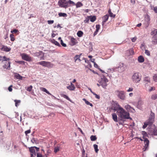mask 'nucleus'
I'll return each instance as SVG.
<instances>
[{
	"label": "nucleus",
	"instance_id": "obj_23",
	"mask_svg": "<svg viewBox=\"0 0 157 157\" xmlns=\"http://www.w3.org/2000/svg\"><path fill=\"white\" fill-rule=\"evenodd\" d=\"M138 61L140 63H142L144 61V59L142 56H140L138 58Z\"/></svg>",
	"mask_w": 157,
	"mask_h": 157
},
{
	"label": "nucleus",
	"instance_id": "obj_4",
	"mask_svg": "<svg viewBox=\"0 0 157 157\" xmlns=\"http://www.w3.org/2000/svg\"><path fill=\"white\" fill-rule=\"evenodd\" d=\"M37 64L40 65L44 67H47L48 68L52 67L53 66V64L49 62L45 61H42L38 62Z\"/></svg>",
	"mask_w": 157,
	"mask_h": 157
},
{
	"label": "nucleus",
	"instance_id": "obj_3",
	"mask_svg": "<svg viewBox=\"0 0 157 157\" xmlns=\"http://www.w3.org/2000/svg\"><path fill=\"white\" fill-rule=\"evenodd\" d=\"M141 76L139 75V73L136 72L134 73L132 76V79L134 83H139L141 79Z\"/></svg>",
	"mask_w": 157,
	"mask_h": 157
},
{
	"label": "nucleus",
	"instance_id": "obj_36",
	"mask_svg": "<svg viewBox=\"0 0 157 157\" xmlns=\"http://www.w3.org/2000/svg\"><path fill=\"white\" fill-rule=\"evenodd\" d=\"M142 134L143 135V139L147 138L146 137L147 136V134L145 131H143Z\"/></svg>",
	"mask_w": 157,
	"mask_h": 157
},
{
	"label": "nucleus",
	"instance_id": "obj_25",
	"mask_svg": "<svg viewBox=\"0 0 157 157\" xmlns=\"http://www.w3.org/2000/svg\"><path fill=\"white\" fill-rule=\"evenodd\" d=\"M88 17L90 19V21L92 22H94L96 19V17L95 16H89Z\"/></svg>",
	"mask_w": 157,
	"mask_h": 157
},
{
	"label": "nucleus",
	"instance_id": "obj_20",
	"mask_svg": "<svg viewBox=\"0 0 157 157\" xmlns=\"http://www.w3.org/2000/svg\"><path fill=\"white\" fill-rule=\"evenodd\" d=\"M50 41L52 43L55 44L56 45L59 47L60 46V44L57 41H56L54 39H51L50 40Z\"/></svg>",
	"mask_w": 157,
	"mask_h": 157
},
{
	"label": "nucleus",
	"instance_id": "obj_28",
	"mask_svg": "<svg viewBox=\"0 0 157 157\" xmlns=\"http://www.w3.org/2000/svg\"><path fill=\"white\" fill-rule=\"evenodd\" d=\"M41 90H42V91L46 92L47 94H48L50 95H52V94L51 93H50L45 88H43V87H42L41 88Z\"/></svg>",
	"mask_w": 157,
	"mask_h": 157
},
{
	"label": "nucleus",
	"instance_id": "obj_63",
	"mask_svg": "<svg viewBox=\"0 0 157 157\" xmlns=\"http://www.w3.org/2000/svg\"><path fill=\"white\" fill-rule=\"evenodd\" d=\"M89 20V18H86L84 21V22L85 23H88Z\"/></svg>",
	"mask_w": 157,
	"mask_h": 157
},
{
	"label": "nucleus",
	"instance_id": "obj_14",
	"mask_svg": "<svg viewBox=\"0 0 157 157\" xmlns=\"http://www.w3.org/2000/svg\"><path fill=\"white\" fill-rule=\"evenodd\" d=\"M154 121L153 117H150L149 119L146 122L149 126L151 125Z\"/></svg>",
	"mask_w": 157,
	"mask_h": 157
},
{
	"label": "nucleus",
	"instance_id": "obj_6",
	"mask_svg": "<svg viewBox=\"0 0 157 157\" xmlns=\"http://www.w3.org/2000/svg\"><path fill=\"white\" fill-rule=\"evenodd\" d=\"M58 5L61 7L65 8H66L68 6L66 0H59Z\"/></svg>",
	"mask_w": 157,
	"mask_h": 157
},
{
	"label": "nucleus",
	"instance_id": "obj_55",
	"mask_svg": "<svg viewBox=\"0 0 157 157\" xmlns=\"http://www.w3.org/2000/svg\"><path fill=\"white\" fill-rule=\"evenodd\" d=\"M147 125H149L146 122L144 123V125H143V128H145Z\"/></svg>",
	"mask_w": 157,
	"mask_h": 157
},
{
	"label": "nucleus",
	"instance_id": "obj_9",
	"mask_svg": "<svg viewBox=\"0 0 157 157\" xmlns=\"http://www.w3.org/2000/svg\"><path fill=\"white\" fill-rule=\"evenodd\" d=\"M21 56L22 59L25 61L29 62L32 60V58L26 54H21Z\"/></svg>",
	"mask_w": 157,
	"mask_h": 157
},
{
	"label": "nucleus",
	"instance_id": "obj_50",
	"mask_svg": "<svg viewBox=\"0 0 157 157\" xmlns=\"http://www.w3.org/2000/svg\"><path fill=\"white\" fill-rule=\"evenodd\" d=\"M145 50V53L148 56H150V52L148 50Z\"/></svg>",
	"mask_w": 157,
	"mask_h": 157
},
{
	"label": "nucleus",
	"instance_id": "obj_35",
	"mask_svg": "<svg viewBox=\"0 0 157 157\" xmlns=\"http://www.w3.org/2000/svg\"><path fill=\"white\" fill-rule=\"evenodd\" d=\"M14 101L15 102V105L16 107L18 106L19 105V104L21 102L20 100H15Z\"/></svg>",
	"mask_w": 157,
	"mask_h": 157
},
{
	"label": "nucleus",
	"instance_id": "obj_45",
	"mask_svg": "<svg viewBox=\"0 0 157 157\" xmlns=\"http://www.w3.org/2000/svg\"><path fill=\"white\" fill-rule=\"evenodd\" d=\"M125 108L128 111L130 109L131 106L129 105H125L124 106Z\"/></svg>",
	"mask_w": 157,
	"mask_h": 157
},
{
	"label": "nucleus",
	"instance_id": "obj_27",
	"mask_svg": "<svg viewBox=\"0 0 157 157\" xmlns=\"http://www.w3.org/2000/svg\"><path fill=\"white\" fill-rule=\"evenodd\" d=\"M75 5L77 8L83 6L82 4L80 2H77L76 4H75Z\"/></svg>",
	"mask_w": 157,
	"mask_h": 157
},
{
	"label": "nucleus",
	"instance_id": "obj_48",
	"mask_svg": "<svg viewBox=\"0 0 157 157\" xmlns=\"http://www.w3.org/2000/svg\"><path fill=\"white\" fill-rule=\"evenodd\" d=\"M60 43L61 45L64 47H66L67 46L66 44L63 43V41L62 40H60Z\"/></svg>",
	"mask_w": 157,
	"mask_h": 157
},
{
	"label": "nucleus",
	"instance_id": "obj_40",
	"mask_svg": "<svg viewBox=\"0 0 157 157\" xmlns=\"http://www.w3.org/2000/svg\"><path fill=\"white\" fill-rule=\"evenodd\" d=\"M124 121V119H123L121 121V118H120V119H119L118 121L119 124H123Z\"/></svg>",
	"mask_w": 157,
	"mask_h": 157
},
{
	"label": "nucleus",
	"instance_id": "obj_39",
	"mask_svg": "<svg viewBox=\"0 0 157 157\" xmlns=\"http://www.w3.org/2000/svg\"><path fill=\"white\" fill-rule=\"evenodd\" d=\"M14 36L13 34H11L10 35V40L12 41H13L15 40V38H14Z\"/></svg>",
	"mask_w": 157,
	"mask_h": 157
},
{
	"label": "nucleus",
	"instance_id": "obj_31",
	"mask_svg": "<svg viewBox=\"0 0 157 157\" xmlns=\"http://www.w3.org/2000/svg\"><path fill=\"white\" fill-rule=\"evenodd\" d=\"M82 100L85 101V103L87 105H89L91 106L92 107L93 106V105L92 104L90 103L88 101H87L86 99L85 98H83L82 99Z\"/></svg>",
	"mask_w": 157,
	"mask_h": 157
},
{
	"label": "nucleus",
	"instance_id": "obj_53",
	"mask_svg": "<svg viewBox=\"0 0 157 157\" xmlns=\"http://www.w3.org/2000/svg\"><path fill=\"white\" fill-rule=\"evenodd\" d=\"M92 94H93V95H94L95 96V97L96 98H97L98 99H99L100 98V97L97 94H95L94 92H92Z\"/></svg>",
	"mask_w": 157,
	"mask_h": 157
},
{
	"label": "nucleus",
	"instance_id": "obj_2",
	"mask_svg": "<svg viewBox=\"0 0 157 157\" xmlns=\"http://www.w3.org/2000/svg\"><path fill=\"white\" fill-rule=\"evenodd\" d=\"M3 62L4 63V65H3V67L4 69L10 70V63L9 58H6L5 56H3Z\"/></svg>",
	"mask_w": 157,
	"mask_h": 157
},
{
	"label": "nucleus",
	"instance_id": "obj_22",
	"mask_svg": "<svg viewBox=\"0 0 157 157\" xmlns=\"http://www.w3.org/2000/svg\"><path fill=\"white\" fill-rule=\"evenodd\" d=\"M129 54L128 56H131L134 54V51L133 48H131L127 51Z\"/></svg>",
	"mask_w": 157,
	"mask_h": 157
},
{
	"label": "nucleus",
	"instance_id": "obj_52",
	"mask_svg": "<svg viewBox=\"0 0 157 157\" xmlns=\"http://www.w3.org/2000/svg\"><path fill=\"white\" fill-rule=\"evenodd\" d=\"M128 111L134 113L135 112V111L134 109L131 107L130 109H129Z\"/></svg>",
	"mask_w": 157,
	"mask_h": 157
},
{
	"label": "nucleus",
	"instance_id": "obj_60",
	"mask_svg": "<svg viewBox=\"0 0 157 157\" xmlns=\"http://www.w3.org/2000/svg\"><path fill=\"white\" fill-rule=\"evenodd\" d=\"M54 21L53 20H48V23L49 24H52L54 23Z\"/></svg>",
	"mask_w": 157,
	"mask_h": 157
},
{
	"label": "nucleus",
	"instance_id": "obj_56",
	"mask_svg": "<svg viewBox=\"0 0 157 157\" xmlns=\"http://www.w3.org/2000/svg\"><path fill=\"white\" fill-rule=\"evenodd\" d=\"M18 32V30L16 29H14L11 31V33H16Z\"/></svg>",
	"mask_w": 157,
	"mask_h": 157
},
{
	"label": "nucleus",
	"instance_id": "obj_17",
	"mask_svg": "<svg viewBox=\"0 0 157 157\" xmlns=\"http://www.w3.org/2000/svg\"><path fill=\"white\" fill-rule=\"evenodd\" d=\"M61 145V144H57V146L55 147L54 151L55 153H56L57 152L60 151Z\"/></svg>",
	"mask_w": 157,
	"mask_h": 157
},
{
	"label": "nucleus",
	"instance_id": "obj_33",
	"mask_svg": "<svg viewBox=\"0 0 157 157\" xmlns=\"http://www.w3.org/2000/svg\"><path fill=\"white\" fill-rule=\"evenodd\" d=\"M90 139L91 141H94L97 140V138L96 136L92 135L90 137Z\"/></svg>",
	"mask_w": 157,
	"mask_h": 157
},
{
	"label": "nucleus",
	"instance_id": "obj_44",
	"mask_svg": "<svg viewBox=\"0 0 157 157\" xmlns=\"http://www.w3.org/2000/svg\"><path fill=\"white\" fill-rule=\"evenodd\" d=\"M31 141L33 144H36L37 142V140L34 138H33L32 139Z\"/></svg>",
	"mask_w": 157,
	"mask_h": 157
},
{
	"label": "nucleus",
	"instance_id": "obj_59",
	"mask_svg": "<svg viewBox=\"0 0 157 157\" xmlns=\"http://www.w3.org/2000/svg\"><path fill=\"white\" fill-rule=\"evenodd\" d=\"M13 86L12 85L10 86L8 88V90L9 91L11 92L12 90V87Z\"/></svg>",
	"mask_w": 157,
	"mask_h": 157
},
{
	"label": "nucleus",
	"instance_id": "obj_30",
	"mask_svg": "<svg viewBox=\"0 0 157 157\" xmlns=\"http://www.w3.org/2000/svg\"><path fill=\"white\" fill-rule=\"evenodd\" d=\"M108 13H109V16L111 17H113V18L115 17V15L114 14L111 12V10L110 9L108 10Z\"/></svg>",
	"mask_w": 157,
	"mask_h": 157
},
{
	"label": "nucleus",
	"instance_id": "obj_21",
	"mask_svg": "<svg viewBox=\"0 0 157 157\" xmlns=\"http://www.w3.org/2000/svg\"><path fill=\"white\" fill-rule=\"evenodd\" d=\"M112 116L113 120L116 122H118L117 116L116 113H112Z\"/></svg>",
	"mask_w": 157,
	"mask_h": 157
},
{
	"label": "nucleus",
	"instance_id": "obj_61",
	"mask_svg": "<svg viewBox=\"0 0 157 157\" xmlns=\"http://www.w3.org/2000/svg\"><path fill=\"white\" fill-rule=\"evenodd\" d=\"M37 157H43L42 154L40 153H37Z\"/></svg>",
	"mask_w": 157,
	"mask_h": 157
},
{
	"label": "nucleus",
	"instance_id": "obj_11",
	"mask_svg": "<svg viewBox=\"0 0 157 157\" xmlns=\"http://www.w3.org/2000/svg\"><path fill=\"white\" fill-rule=\"evenodd\" d=\"M29 149L31 153V157H35L36 155V153L34 147H29Z\"/></svg>",
	"mask_w": 157,
	"mask_h": 157
},
{
	"label": "nucleus",
	"instance_id": "obj_19",
	"mask_svg": "<svg viewBox=\"0 0 157 157\" xmlns=\"http://www.w3.org/2000/svg\"><path fill=\"white\" fill-rule=\"evenodd\" d=\"M103 19V21L102 23L103 25L107 21L109 18V16L107 15L104 16L102 18Z\"/></svg>",
	"mask_w": 157,
	"mask_h": 157
},
{
	"label": "nucleus",
	"instance_id": "obj_16",
	"mask_svg": "<svg viewBox=\"0 0 157 157\" xmlns=\"http://www.w3.org/2000/svg\"><path fill=\"white\" fill-rule=\"evenodd\" d=\"M67 87L70 90H74L75 88V85L72 84V82H71V85L67 86Z\"/></svg>",
	"mask_w": 157,
	"mask_h": 157
},
{
	"label": "nucleus",
	"instance_id": "obj_37",
	"mask_svg": "<svg viewBox=\"0 0 157 157\" xmlns=\"http://www.w3.org/2000/svg\"><path fill=\"white\" fill-rule=\"evenodd\" d=\"M94 149L96 153H98V151H99L98 149V145L94 144Z\"/></svg>",
	"mask_w": 157,
	"mask_h": 157
},
{
	"label": "nucleus",
	"instance_id": "obj_1",
	"mask_svg": "<svg viewBox=\"0 0 157 157\" xmlns=\"http://www.w3.org/2000/svg\"><path fill=\"white\" fill-rule=\"evenodd\" d=\"M114 110L117 111V113L118 117L121 118V121L123 119H130L132 120V119L130 117V114L128 112L126 111L119 105L117 104L115 107Z\"/></svg>",
	"mask_w": 157,
	"mask_h": 157
},
{
	"label": "nucleus",
	"instance_id": "obj_15",
	"mask_svg": "<svg viewBox=\"0 0 157 157\" xmlns=\"http://www.w3.org/2000/svg\"><path fill=\"white\" fill-rule=\"evenodd\" d=\"M151 42L153 44L155 45L157 44V36H153Z\"/></svg>",
	"mask_w": 157,
	"mask_h": 157
},
{
	"label": "nucleus",
	"instance_id": "obj_64",
	"mask_svg": "<svg viewBox=\"0 0 157 157\" xmlns=\"http://www.w3.org/2000/svg\"><path fill=\"white\" fill-rule=\"evenodd\" d=\"M151 117H153L154 119L155 116V114L154 113L151 112Z\"/></svg>",
	"mask_w": 157,
	"mask_h": 157
},
{
	"label": "nucleus",
	"instance_id": "obj_46",
	"mask_svg": "<svg viewBox=\"0 0 157 157\" xmlns=\"http://www.w3.org/2000/svg\"><path fill=\"white\" fill-rule=\"evenodd\" d=\"M32 88L33 86L31 85L29 87H28L26 89L28 91L30 92L32 90Z\"/></svg>",
	"mask_w": 157,
	"mask_h": 157
},
{
	"label": "nucleus",
	"instance_id": "obj_42",
	"mask_svg": "<svg viewBox=\"0 0 157 157\" xmlns=\"http://www.w3.org/2000/svg\"><path fill=\"white\" fill-rule=\"evenodd\" d=\"M62 97H63L64 98H66L67 100H68V101H71V100L67 96V95L65 94H63L62 95Z\"/></svg>",
	"mask_w": 157,
	"mask_h": 157
},
{
	"label": "nucleus",
	"instance_id": "obj_26",
	"mask_svg": "<svg viewBox=\"0 0 157 157\" xmlns=\"http://www.w3.org/2000/svg\"><path fill=\"white\" fill-rule=\"evenodd\" d=\"M83 34V32L81 31H78L77 33L78 36L79 37H82Z\"/></svg>",
	"mask_w": 157,
	"mask_h": 157
},
{
	"label": "nucleus",
	"instance_id": "obj_10",
	"mask_svg": "<svg viewBox=\"0 0 157 157\" xmlns=\"http://www.w3.org/2000/svg\"><path fill=\"white\" fill-rule=\"evenodd\" d=\"M143 139L144 146V147L143 149L144 151H145L148 150V146L149 142V140L147 138L144 139Z\"/></svg>",
	"mask_w": 157,
	"mask_h": 157
},
{
	"label": "nucleus",
	"instance_id": "obj_18",
	"mask_svg": "<svg viewBox=\"0 0 157 157\" xmlns=\"http://www.w3.org/2000/svg\"><path fill=\"white\" fill-rule=\"evenodd\" d=\"M145 84L148 83L150 82V79L149 77H145L143 80Z\"/></svg>",
	"mask_w": 157,
	"mask_h": 157
},
{
	"label": "nucleus",
	"instance_id": "obj_51",
	"mask_svg": "<svg viewBox=\"0 0 157 157\" xmlns=\"http://www.w3.org/2000/svg\"><path fill=\"white\" fill-rule=\"evenodd\" d=\"M153 79L155 81L157 82V74L153 76Z\"/></svg>",
	"mask_w": 157,
	"mask_h": 157
},
{
	"label": "nucleus",
	"instance_id": "obj_62",
	"mask_svg": "<svg viewBox=\"0 0 157 157\" xmlns=\"http://www.w3.org/2000/svg\"><path fill=\"white\" fill-rule=\"evenodd\" d=\"M85 151L84 149H83L82 151V157H83L84 156L85 154Z\"/></svg>",
	"mask_w": 157,
	"mask_h": 157
},
{
	"label": "nucleus",
	"instance_id": "obj_54",
	"mask_svg": "<svg viewBox=\"0 0 157 157\" xmlns=\"http://www.w3.org/2000/svg\"><path fill=\"white\" fill-rule=\"evenodd\" d=\"M100 28V25H96V31H98Z\"/></svg>",
	"mask_w": 157,
	"mask_h": 157
},
{
	"label": "nucleus",
	"instance_id": "obj_49",
	"mask_svg": "<svg viewBox=\"0 0 157 157\" xmlns=\"http://www.w3.org/2000/svg\"><path fill=\"white\" fill-rule=\"evenodd\" d=\"M140 48L142 50L145 49V46L144 43H143L141 45Z\"/></svg>",
	"mask_w": 157,
	"mask_h": 157
},
{
	"label": "nucleus",
	"instance_id": "obj_41",
	"mask_svg": "<svg viewBox=\"0 0 157 157\" xmlns=\"http://www.w3.org/2000/svg\"><path fill=\"white\" fill-rule=\"evenodd\" d=\"M146 18V20L147 21L148 23H149V21L150 20V16L148 15H147L145 17ZM149 24H148V25Z\"/></svg>",
	"mask_w": 157,
	"mask_h": 157
},
{
	"label": "nucleus",
	"instance_id": "obj_38",
	"mask_svg": "<svg viewBox=\"0 0 157 157\" xmlns=\"http://www.w3.org/2000/svg\"><path fill=\"white\" fill-rule=\"evenodd\" d=\"M151 98L153 100H155L157 98V94H153L151 96Z\"/></svg>",
	"mask_w": 157,
	"mask_h": 157
},
{
	"label": "nucleus",
	"instance_id": "obj_7",
	"mask_svg": "<svg viewBox=\"0 0 157 157\" xmlns=\"http://www.w3.org/2000/svg\"><path fill=\"white\" fill-rule=\"evenodd\" d=\"M108 81V79L105 76H104L103 78H101L100 84L103 88H105L107 86V83Z\"/></svg>",
	"mask_w": 157,
	"mask_h": 157
},
{
	"label": "nucleus",
	"instance_id": "obj_43",
	"mask_svg": "<svg viewBox=\"0 0 157 157\" xmlns=\"http://www.w3.org/2000/svg\"><path fill=\"white\" fill-rule=\"evenodd\" d=\"M67 4L68 5V4H72L73 6L75 5V3L73 1L69 0L68 1H67Z\"/></svg>",
	"mask_w": 157,
	"mask_h": 157
},
{
	"label": "nucleus",
	"instance_id": "obj_47",
	"mask_svg": "<svg viewBox=\"0 0 157 157\" xmlns=\"http://www.w3.org/2000/svg\"><path fill=\"white\" fill-rule=\"evenodd\" d=\"M16 62L20 64H25V62L24 61H16Z\"/></svg>",
	"mask_w": 157,
	"mask_h": 157
},
{
	"label": "nucleus",
	"instance_id": "obj_24",
	"mask_svg": "<svg viewBox=\"0 0 157 157\" xmlns=\"http://www.w3.org/2000/svg\"><path fill=\"white\" fill-rule=\"evenodd\" d=\"M14 77L17 79L22 80V77L18 73H16Z\"/></svg>",
	"mask_w": 157,
	"mask_h": 157
},
{
	"label": "nucleus",
	"instance_id": "obj_5",
	"mask_svg": "<svg viewBox=\"0 0 157 157\" xmlns=\"http://www.w3.org/2000/svg\"><path fill=\"white\" fill-rule=\"evenodd\" d=\"M115 93L118 97L121 99L124 100L125 99V93L123 91L117 90Z\"/></svg>",
	"mask_w": 157,
	"mask_h": 157
},
{
	"label": "nucleus",
	"instance_id": "obj_32",
	"mask_svg": "<svg viewBox=\"0 0 157 157\" xmlns=\"http://www.w3.org/2000/svg\"><path fill=\"white\" fill-rule=\"evenodd\" d=\"M82 54H80L79 55H76L74 57V59L75 60V62H76V61L78 60V58H80L81 56L82 55Z\"/></svg>",
	"mask_w": 157,
	"mask_h": 157
},
{
	"label": "nucleus",
	"instance_id": "obj_8",
	"mask_svg": "<svg viewBox=\"0 0 157 157\" xmlns=\"http://www.w3.org/2000/svg\"><path fill=\"white\" fill-rule=\"evenodd\" d=\"M35 56L40 58V60L44 59V53L42 51H39L38 52H36L34 53Z\"/></svg>",
	"mask_w": 157,
	"mask_h": 157
},
{
	"label": "nucleus",
	"instance_id": "obj_57",
	"mask_svg": "<svg viewBox=\"0 0 157 157\" xmlns=\"http://www.w3.org/2000/svg\"><path fill=\"white\" fill-rule=\"evenodd\" d=\"M136 39L137 37H135L131 38L132 41L133 42H135L136 40Z\"/></svg>",
	"mask_w": 157,
	"mask_h": 157
},
{
	"label": "nucleus",
	"instance_id": "obj_13",
	"mask_svg": "<svg viewBox=\"0 0 157 157\" xmlns=\"http://www.w3.org/2000/svg\"><path fill=\"white\" fill-rule=\"evenodd\" d=\"M70 42L71 43V46L75 45L78 42L77 40L73 37H71V38L70 39Z\"/></svg>",
	"mask_w": 157,
	"mask_h": 157
},
{
	"label": "nucleus",
	"instance_id": "obj_12",
	"mask_svg": "<svg viewBox=\"0 0 157 157\" xmlns=\"http://www.w3.org/2000/svg\"><path fill=\"white\" fill-rule=\"evenodd\" d=\"M2 48H1V50L4 52H9L11 49V48L8 47L7 46L4 45H2Z\"/></svg>",
	"mask_w": 157,
	"mask_h": 157
},
{
	"label": "nucleus",
	"instance_id": "obj_29",
	"mask_svg": "<svg viewBox=\"0 0 157 157\" xmlns=\"http://www.w3.org/2000/svg\"><path fill=\"white\" fill-rule=\"evenodd\" d=\"M151 35H153L154 36H156L157 34V29H154V30H152L151 33Z\"/></svg>",
	"mask_w": 157,
	"mask_h": 157
},
{
	"label": "nucleus",
	"instance_id": "obj_58",
	"mask_svg": "<svg viewBox=\"0 0 157 157\" xmlns=\"http://www.w3.org/2000/svg\"><path fill=\"white\" fill-rule=\"evenodd\" d=\"M31 132V130L30 129L27 130L25 132V133L26 136L28 134L30 133Z\"/></svg>",
	"mask_w": 157,
	"mask_h": 157
},
{
	"label": "nucleus",
	"instance_id": "obj_34",
	"mask_svg": "<svg viewBox=\"0 0 157 157\" xmlns=\"http://www.w3.org/2000/svg\"><path fill=\"white\" fill-rule=\"evenodd\" d=\"M58 15L59 17H66L67 16V14L65 13H59Z\"/></svg>",
	"mask_w": 157,
	"mask_h": 157
}]
</instances>
